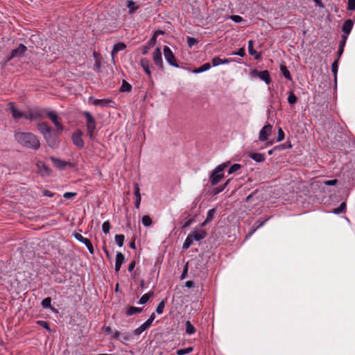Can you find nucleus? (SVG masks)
<instances>
[{
  "label": "nucleus",
  "mask_w": 355,
  "mask_h": 355,
  "mask_svg": "<svg viewBox=\"0 0 355 355\" xmlns=\"http://www.w3.org/2000/svg\"><path fill=\"white\" fill-rule=\"evenodd\" d=\"M225 189V187H216L214 188L213 190H212V193L214 195H216L219 193H220L221 191H223V190Z\"/></svg>",
  "instance_id": "4d7b16f0"
},
{
  "label": "nucleus",
  "mask_w": 355,
  "mask_h": 355,
  "mask_svg": "<svg viewBox=\"0 0 355 355\" xmlns=\"http://www.w3.org/2000/svg\"><path fill=\"white\" fill-rule=\"evenodd\" d=\"M132 89V85L125 80H123L122 85L120 88L121 92H129Z\"/></svg>",
  "instance_id": "7c9ffc66"
},
{
  "label": "nucleus",
  "mask_w": 355,
  "mask_h": 355,
  "mask_svg": "<svg viewBox=\"0 0 355 355\" xmlns=\"http://www.w3.org/2000/svg\"><path fill=\"white\" fill-rule=\"evenodd\" d=\"M348 10H355V0H348Z\"/></svg>",
  "instance_id": "5fc2aeb1"
},
{
  "label": "nucleus",
  "mask_w": 355,
  "mask_h": 355,
  "mask_svg": "<svg viewBox=\"0 0 355 355\" xmlns=\"http://www.w3.org/2000/svg\"><path fill=\"white\" fill-rule=\"evenodd\" d=\"M272 126L270 124L264 125L259 132V139L261 141H266L271 134Z\"/></svg>",
  "instance_id": "1a4fd4ad"
},
{
  "label": "nucleus",
  "mask_w": 355,
  "mask_h": 355,
  "mask_svg": "<svg viewBox=\"0 0 355 355\" xmlns=\"http://www.w3.org/2000/svg\"><path fill=\"white\" fill-rule=\"evenodd\" d=\"M164 306H165V302H164V300H162L159 303V304H158V306H157V307L156 309V312L158 314H162L163 313V311H164Z\"/></svg>",
  "instance_id": "a18cd8bd"
},
{
  "label": "nucleus",
  "mask_w": 355,
  "mask_h": 355,
  "mask_svg": "<svg viewBox=\"0 0 355 355\" xmlns=\"http://www.w3.org/2000/svg\"><path fill=\"white\" fill-rule=\"evenodd\" d=\"M337 182H338V180L336 179H335V180L324 181V184L325 185H328V186H333V185L336 184Z\"/></svg>",
  "instance_id": "052dcab7"
},
{
  "label": "nucleus",
  "mask_w": 355,
  "mask_h": 355,
  "mask_svg": "<svg viewBox=\"0 0 355 355\" xmlns=\"http://www.w3.org/2000/svg\"><path fill=\"white\" fill-rule=\"evenodd\" d=\"M211 68V64L209 63H205L200 67L196 69L193 71L195 73H202L203 71H207Z\"/></svg>",
  "instance_id": "2f4dec72"
},
{
  "label": "nucleus",
  "mask_w": 355,
  "mask_h": 355,
  "mask_svg": "<svg viewBox=\"0 0 355 355\" xmlns=\"http://www.w3.org/2000/svg\"><path fill=\"white\" fill-rule=\"evenodd\" d=\"M354 23L351 19L346 20L342 27L343 32L346 34L349 35L352 29Z\"/></svg>",
  "instance_id": "412c9836"
},
{
  "label": "nucleus",
  "mask_w": 355,
  "mask_h": 355,
  "mask_svg": "<svg viewBox=\"0 0 355 355\" xmlns=\"http://www.w3.org/2000/svg\"><path fill=\"white\" fill-rule=\"evenodd\" d=\"M37 324L39 325H40L41 327H44V329H46V330H48L49 331H51L47 322L44 321V320H40V321H37Z\"/></svg>",
  "instance_id": "09e8293b"
},
{
  "label": "nucleus",
  "mask_w": 355,
  "mask_h": 355,
  "mask_svg": "<svg viewBox=\"0 0 355 355\" xmlns=\"http://www.w3.org/2000/svg\"><path fill=\"white\" fill-rule=\"evenodd\" d=\"M193 351V347H189L185 348V349H178L176 352V354H177V355H184V354H189V353L192 352Z\"/></svg>",
  "instance_id": "c9c22d12"
},
{
  "label": "nucleus",
  "mask_w": 355,
  "mask_h": 355,
  "mask_svg": "<svg viewBox=\"0 0 355 355\" xmlns=\"http://www.w3.org/2000/svg\"><path fill=\"white\" fill-rule=\"evenodd\" d=\"M229 18L236 23H240L243 20V17L239 15H231Z\"/></svg>",
  "instance_id": "8fccbe9b"
},
{
  "label": "nucleus",
  "mask_w": 355,
  "mask_h": 355,
  "mask_svg": "<svg viewBox=\"0 0 355 355\" xmlns=\"http://www.w3.org/2000/svg\"><path fill=\"white\" fill-rule=\"evenodd\" d=\"M10 110L12 113V116L14 119L17 120L21 117L25 118V112H21L15 106V104L12 102L8 104Z\"/></svg>",
  "instance_id": "9b49d317"
},
{
  "label": "nucleus",
  "mask_w": 355,
  "mask_h": 355,
  "mask_svg": "<svg viewBox=\"0 0 355 355\" xmlns=\"http://www.w3.org/2000/svg\"><path fill=\"white\" fill-rule=\"evenodd\" d=\"M46 115L51 120L55 126L56 130L58 131L62 132L63 130V125L60 123V119L58 117L57 114L53 112H48Z\"/></svg>",
  "instance_id": "0eeeda50"
},
{
  "label": "nucleus",
  "mask_w": 355,
  "mask_h": 355,
  "mask_svg": "<svg viewBox=\"0 0 355 355\" xmlns=\"http://www.w3.org/2000/svg\"><path fill=\"white\" fill-rule=\"evenodd\" d=\"M264 223H265V221H263V222L261 223H260V224L257 227V228H255V229H254V230H252L249 232V234L247 235L246 238L248 239V237L251 236H252V235L255 232V231L257 230V229H258V228H259V227H261V226H263V225Z\"/></svg>",
  "instance_id": "bf43d9fd"
},
{
  "label": "nucleus",
  "mask_w": 355,
  "mask_h": 355,
  "mask_svg": "<svg viewBox=\"0 0 355 355\" xmlns=\"http://www.w3.org/2000/svg\"><path fill=\"white\" fill-rule=\"evenodd\" d=\"M142 223L144 226L146 227H149L152 225V220L151 218L147 216V215H145L142 217Z\"/></svg>",
  "instance_id": "a19ab883"
},
{
  "label": "nucleus",
  "mask_w": 355,
  "mask_h": 355,
  "mask_svg": "<svg viewBox=\"0 0 355 355\" xmlns=\"http://www.w3.org/2000/svg\"><path fill=\"white\" fill-rule=\"evenodd\" d=\"M338 69V60H336L332 63V65H331V69H332V72L334 76L335 80H336V78H337Z\"/></svg>",
  "instance_id": "ea45409f"
},
{
  "label": "nucleus",
  "mask_w": 355,
  "mask_h": 355,
  "mask_svg": "<svg viewBox=\"0 0 355 355\" xmlns=\"http://www.w3.org/2000/svg\"><path fill=\"white\" fill-rule=\"evenodd\" d=\"M227 165L228 162L223 163L214 169L209 177L211 185H216L224 178V170Z\"/></svg>",
  "instance_id": "7ed1b4c3"
},
{
  "label": "nucleus",
  "mask_w": 355,
  "mask_h": 355,
  "mask_svg": "<svg viewBox=\"0 0 355 355\" xmlns=\"http://www.w3.org/2000/svg\"><path fill=\"white\" fill-rule=\"evenodd\" d=\"M135 266V262L132 261L128 266V270L130 272H131L134 269Z\"/></svg>",
  "instance_id": "774afa93"
},
{
  "label": "nucleus",
  "mask_w": 355,
  "mask_h": 355,
  "mask_svg": "<svg viewBox=\"0 0 355 355\" xmlns=\"http://www.w3.org/2000/svg\"><path fill=\"white\" fill-rule=\"evenodd\" d=\"M284 132L283 131V130L279 128V130H278V136H277V141H281L282 140H284Z\"/></svg>",
  "instance_id": "3c124183"
},
{
  "label": "nucleus",
  "mask_w": 355,
  "mask_h": 355,
  "mask_svg": "<svg viewBox=\"0 0 355 355\" xmlns=\"http://www.w3.org/2000/svg\"><path fill=\"white\" fill-rule=\"evenodd\" d=\"M140 64L148 76H150L151 71L150 70L149 61L146 58H141Z\"/></svg>",
  "instance_id": "4be33fe9"
},
{
  "label": "nucleus",
  "mask_w": 355,
  "mask_h": 355,
  "mask_svg": "<svg viewBox=\"0 0 355 355\" xmlns=\"http://www.w3.org/2000/svg\"><path fill=\"white\" fill-rule=\"evenodd\" d=\"M82 132L80 130H78L73 133L71 137L73 144L78 148H82L84 146V141L82 139Z\"/></svg>",
  "instance_id": "6e6552de"
},
{
  "label": "nucleus",
  "mask_w": 355,
  "mask_h": 355,
  "mask_svg": "<svg viewBox=\"0 0 355 355\" xmlns=\"http://www.w3.org/2000/svg\"><path fill=\"white\" fill-rule=\"evenodd\" d=\"M44 139L50 147L55 148L58 146V141L52 136L51 133L47 135V137Z\"/></svg>",
  "instance_id": "bb28decb"
},
{
  "label": "nucleus",
  "mask_w": 355,
  "mask_h": 355,
  "mask_svg": "<svg viewBox=\"0 0 355 355\" xmlns=\"http://www.w3.org/2000/svg\"><path fill=\"white\" fill-rule=\"evenodd\" d=\"M252 73L253 75H256L257 76H258L260 79L263 80L266 84H269L271 82L270 73H269L268 71H267V70L262 71H254Z\"/></svg>",
  "instance_id": "2eb2a0df"
},
{
  "label": "nucleus",
  "mask_w": 355,
  "mask_h": 355,
  "mask_svg": "<svg viewBox=\"0 0 355 355\" xmlns=\"http://www.w3.org/2000/svg\"><path fill=\"white\" fill-rule=\"evenodd\" d=\"M233 54L239 55L241 57H243L245 55V49L243 47H242V48L239 49V50L237 52H236Z\"/></svg>",
  "instance_id": "13d9d810"
},
{
  "label": "nucleus",
  "mask_w": 355,
  "mask_h": 355,
  "mask_svg": "<svg viewBox=\"0 0 355 355\" xmlns=\"http://www.w3.org/2000/svg\"><path fill=\"white\" fill-rule=\"evenodd\" d=\"M116 243L119 246L122 247L123 245L125 237L123 234H116L114 237Z\"/></svg>",
  "instance_id": "e433bc0d"
},
{
  "label": "nucleus",
  "mask_w": 355,
  "mask_h": 355,
  "mask_svg": "<svg viewBox=\"0 0 355 355\" xmlns=\"http://www.w3.org/2000/svg\"><path fill=\"white\" fill-rule=\"evenodd\" d=\"M51 299L50 297H46L42 301V306L44 309H51L53 311H57L54 308L51 306Z\"/></svg>",
  "instance_id": "c85d7f7f"
},
{
  "label": "nucleus",
  "mask_w": 355,
  "mask_h": 355,
  "mask_svg": "<svg viewBox=\"0 0 355 355\" xmlns=\"http://www.w3.org/2000/svg\"><path fill=\"white\" fill-rule=\"evenodd\" d=\"M73 236H74V237H75V238H76L78 241H80V242H81V243H83V242H84V241H85V239H86L87 238L83 237V236L80 234H79V233H75V234H73Z\"/></svg>",
  "instance_id": "864d4df0"
},
{
  "label": "nucleus",
  "mask_w": 355,
  "mask_h": 355,
  "mask_svg": "<svg viewBox=\"0 0 355 355\" xmlns=\"http://www.w3.org/2000/svg\"><path fill=\"white\" fill-rule=\"evenodd\" d=\"M83 115L86 118V126L87 135L91 139L94 138V133L96 129V121L89 112H85Z\"/></svg>",
  "instance_id": "20e7f679"
},
{
  "label": "nucleus",
  "mask_w": 355,
  "mask_h": 355,
  "mask_svg": "<svg viewBox=\"0 0 355 355\" xmlns=\"http://www.w3.org/2000/svg\"><path fill=\"white\" fill-rule=\"evenodd\" d=\"M280 70L283 74V76L288 79V80H292V77L291 76V73L288 70L285 64H281L280 65Z\"/></svg>",
  "instance_id": "c756f323"
},
{
  "label": "nucleus",
  "mask_w": 355,
  "mask_h": 355,
  "mask_svg": "<svg viewBox=\"0 0 355 355\" xmlns=\"http://www.w3.org/2000/svg\"><path fill=\"white\" fill-rule=\"evenodd\" d=\"M196 331V329L194 326L190 322V321H187L186 322V332L188 334H193Z\"/></svg>",
  "instance_id": "f704fd0d"
},
{
  "label": "nucleus",
  "mask_w": 355,
  "mask_h": 355,
  "mask_svg": "<svg viewBox=\"0 0 355 355\" xmlns=\"http://www.w3.org/2000/svg\"><path fill=\"white\" fill-rule=\"evenodd\" d=\"M197 42V40L193 38V37H189L187 38V44H188V46L189 47H191L193 45H194Z\"/></svg>",
  "instance_id": "6e6d98bb"
},
{
  "label": "nucleus",
  "mask_w": 355,
  "mask_h": 355,
  "mask_svg": "<svg viewBox=\"0 0 355 355\" xmlns=\"http://www.w3.org/2000/svg\"><path fill=\"white\" fill-rule=\"evenodd\" d=\"M248 51L250 55L254 56L256 60H259L261 58V54L258 53L253 48V41L250 40L248 42Z\"/></svg>",
  "instance_id": "b1692460"
},
{
  "label": "nucleus",
  "mask_w": 355,
  "mask_h": 355,
  "mask_svg": "<svg viewBox=\"0 0 355 355\" xmlns=\"http://www.w3.org/2000/svg\"><path fill=\"white\" fill-rule=\"evenodd\" d=\"M37 129L41 134L43 135L44 138L51 132V128L45 122L40 123L37 124Z\"/></svg>",
  "instance_id": "4468645a"
},
{
  "label": "nucleus",
  "mask_w": 355,
  "mask_h": 355,
  "mask_svg": "<svg viewBox=\"0 0 355 355\" xmlns=\"http://www.w3.org/2000/svg\"><path fill=\"white\" fill-rule=\"evenodd\" d=\"M241 168V165L239 164H234L228 170V173L232 174L239 171Z\"/></svg>",
  "instance_id": "37998d69"
},
{
  "label": "nucleus",
  "mask_w": 355,
  "mask_h": 355,
  "mask_svg": "<svg viewBox=\"0 0 355 355\" xmlns=\"http://www.w3.org/2000/svg\"><path fill=\"white\" fill-rule=\"evenodd\" d=\"M125 257L124 255L121 252H117L116 256V262H115V271L118 272L120 270L121 266L124 261Z\"/></svg>",
  "instance_id": "6ab92c4d"
},
{
  "label": "nucleus",
  "mask_w": 355,
  "mask_h": 355,
  "mask_svg": "<svg viewBox=\"0 0 355 355\" xmlns=\"http://www.w3.org/2000/svg\"><path fill=\"white\" fill-rule=\"evenodd\" d=\"M249 157L257 162H262L265 160V156L261 153H251L249 154Z\"/></svg>",
  "instance_id": "393cba45"
},
{
  "label": "nucleus",
  "mask_w": 355,
  "mask_h": 355,
  "mask_svg": "<svg viewBox=\"0 0 355 355\" xmlns=\"http://www.w3.org/2000/svg\"><path fill=\"white\" fill-rule=\"evenodd\" d=\"M211 62H212V65L214 67H216V66H218L220 64H228V63L230 62V60H228V59H221L219 57H214L211 60Z\"/></svg>",
  "instance_id": "a878e982"
},
{
  "label": "nucleus",
  "mask_w": 355,
  "mask_h": 355,
  "mask_svg": "<svg viewBox=\"0 0 355 355\" xmlns=\"http://www.w3.org/2000/svg\"><path fill=\"white\" fill-rule=\"evenodd\" d=\"M89 103L95 106L106 107L108 106L112 101L111 99H94L92 97L89 98Z\"/></svg>",
  "instance_id": "f8f14e48"
},
{
  "label": "nucleus",
  "mask_w": 355,
  "mask_h": 355,
  "mask_svg": "<svg viewBox=\"0 0 355 355\" xmlns=\"http://www.w3.org/2000/svg\"><path fill=\"white\" fill-rule=\"evenodd\" d=\"M125 47L126 46L123 42H118L115 44L111 53L112 59H114V56L117 54L119 51L124 50Z\"/></svg>",
  "instance_id": "aec40b11"
},
{
  "label": "nucleus",
  "mask_w": 355,
  "mask_h": 355,
  "mask_svg": "<svg viewBox=\"0 0 355 355\" xmlns=\"http://www.w3.org/2000/svg\"><path fill=\"white\" fill-rule=\"evenodd\" d=\"M187 270H188V268H187V266H186L183 270V272L182 273V275H181V279H184L187 274Z\"/></svg>",
  "instance_id": "338daca9"
},
{
  "label": "nucleus",
  "mask_w": 355,
  "mask_h": 355,
  "mask_svg": "<svg viewBox=\"0 0 355 355\" xmlns=\"http://www.w3.org/2000/svg\"><path fill=\"white\" fill-rule=\"evenodd\" d=\"M153 60L159 69L164 70V62L162 56V51L159 47H157L153 53Z\"/></svg>",
  "instance_id": "423d86ee"
},
{
  "label": "nucleus",
  "mask_w": 355,
  "mask_h": 355,
  "mask_svg": "<svg viewBox=\"0 0 355 355\" xmlns=\"http://www.w3.org/2000/svg\"><path fill=\"white\" fill-rule=\"evenodd\" d=\"M155 315L154 313H153L151 314V315L150 316V318L147 320V321L148 322H150V324L152 325V323H153V320H155Z\"/></svg>",
  "instance_id": "69168bd1"
},
{
  "label": "nucleus",
  "mask_w": 355,
  "mask_h": 355,
  "mask_svg": "<svg viewBox=\"0 0 355 355\" xmlns=\"http://www.w3.org/2000/svg\"><path fill=\"white\" fill-rule=\"evenodd\" d=\"M102 330L107 334H110L113 333L112 328L109 326L103 327Z\"/></svg>",
  "instance_id": "680f3d73"
},
{
  "label": "nucleus",
  "mask_w": 355,
  "mask_h": 355,
  "mask_svg": "<svg viewBox=\"0 0 355 355\" xmlns=\"http://www.w3.org/2000/svg\"><path fill=\"white\" fill-rule=\"evenodd\" d=\"M288 102L290 104H295L297 102V97L293 92H290L288 97Z\"/></svg>",
  "instance_id": "c03bdc74"
},
{
  "label": "nucleus",
  "mask_w": 355,
  "mask_h": 355,
  "mask_svg": "<svg viewBox=\"0 0 355 355\" xmlns=\"http://www.w3.org/2000/svg\"><path fill=\"white\" fill-rule=\"evenodd\" d=\"M26 51V46H24L23 44H20L19 46L13 49L10 53V55L8 58V61L10 60L11 59L14 58H20L22 55H24V53Z\"/></svg>",
  "instance_id": "9d476101"
},
{
  "label": "nucleus",
  "mask_w": 355,
  "mask_h": 355,
  "mask_svg": "<svg viewBox=\"0 0 355 355\" xmlns=\"http://www.w3.org/2000/svg\"><path fill=\"white\" fill-rule=\"evenodd\" d=\"M207 236V232L205 230L200 229V230H194L187 236L183 245L182 250H187L193 243V241H200L204 239Z\"/></svg>",
  "instance_id": "f03ea898"
},
{
  "label": "nucleus",
  "mask_w": 355,
  "mask_h": 355,
  "mask_svg": "<svg viewBox=\"0 0 355 355\" xmlns=\"http://www.w3.org/2000/svg\"><path fill=\"white\" fill-rule=\"evenodd\" d=\"M44 196L47 197H53L54 196V193L49 190H46L44 191Z\"/></svg>",
  "instance_id": "0e129e2a"
},
{
  "label": "nucleus",
  "mask_w": 355,
  "mask_h": 355,
  "mask_svg": "<svg viewBox=\"0 0 355 355\" xmlns=\"http://www.w3.org/2000/svg\"><path fill=\"white\" fill-rule=\"evenodd\" d=\"M42 113L40 110H35L25 112V119L29 120H37L42 119Z\"/></svg>",
  "instance_id": "ddd939ff"
},
{
  "label": "nucleus",
  "mask_w": 355,
  "mask_h": 355,
  "mask_svg": "<svg viewBox=\"0 0 355 355\" xmlns=\"http://www.w3.org/2000/svg\"><path fill=\"white\" fill-rule=\"evenodd\" d=\"M127 7L129 8V13H134L137 9L138 6H135V3L133 1H128L127 2Z\"/></svg>",
  "instance_id": "72a5a7b5"
},
{
  "label": "nucleus",
  "mask_w": 355,
  "mask_h": 355,
  "mask_svg": "<svg viewBox=\"0 0 355 355\" xmlns=\"http://www.w3.org/2000/svg\"><path fill=\"white\" fill-rule=\"evenodd\" d=\"M157 37L155 36H153L151 39L148 41V45L150 47L153 46L156 43Z\"/></svg>",
  "instance_id": "e2e57ef3"
},
{
  "label": "nucleus",
  "mask_w": 355,
  "mask_h": 355,
  "mask_svg": "<svg viewBox=\"0 0 355 355\" xmlns=\"http://www.w3.org/2000/svg\"><path fill=\"white\" fill-rule=\"evenodd\" d=\"M193 222V218H191L189 217H187V218H184L181 222L182 228H186V227L190 226L192 224Z\"/></svg>",
  "instance_id": "58836bf2"
},
{
  "label": "nucleus",
  "mask_w": 355,
  "mask_h": 355,
  "mask_svg": "<svg viewBox=\"0 0 355 355\" xmlns=\"http://www.w3.org/2000/svg\"><path fill=\"white\" fill-rule=\"evenodd\" d=\"M163 53H164L165 60L170 65H171L174 67H176V68L179 67L178 61H177L173 51L168 46H164V47L163 49Z\"/></svg>",
  "instance_id": "39448f33"
},
{
  "label": "nucleus",
  "mask_w": 355,
  "mask_h": 355,
  "mask_svg": "<svg viewBox=\"0 0 355 355\" xmlns=\"http://www.w3.org/2000/svg\"><path fill=\"white\" fill-rule=\"evenodd\" d=\"M134 190H135L134 194L136 198L135 205L137 209H139V206H140L141 198V194H140L139 187L137 183L134 184Z\"/></svg>",
  "instance_id": "a211bd4d"
},
{
  "label": "nucleus",
  "mask_w": 355,
  "mask_h": 355,
  "mask_svg": "<svg viewBox=\"0 0 355 355\" xmlns=\"http://www.w3.org/2000/svg\"><path fill=\"white\" fill-rule=\"evenodd\" d=\"M111 225L109 221H105L102 225V230L106 234L110 232Z\"/></svg>",
  "instance_id": "79ce46f5"
},
{
  "label": "nucleus",
  "mask_w": 355,
  "mask_h": 355,
  "mask_svg": "<svg viewBox=\"0 0 355 355\" xmlns=\"http://www.w3.org/2000/svg\"><path fill=\"white\" fill-rule=\"evenodd\" d=\"M346 203L345 202H342L340 206L334 209L333 212L336 214H339L342 212H344L346 209Z\"/></svg>",
  "instance_id": "4c0bfd02"
},
{
  "label": "nucleus",
  "mask_w": 355,
  "mask_h": 355,
  "mask_svg": "<svg viewBox=\"0 0 355 355\" xmlns=\"http://www.w3.org/2000/svg\"><path fill=\"white\" fill-rule=\"evenodd\" d=\"M141 311H142L141 308H138V307H135V306H129L126 310L125 314L127 316H130L133 314L140 313V312H141Z\"/></svg>",
  "instance_id": "cd10ccee"
},
{
  "label": "nucleus",
  "mask_w": 355,
  "mask_h": 355,
  "mask_svg": "<svg viewBox=\"0 0 355 355\" xmlns=\"http://www.w3.org/2000/svg\"><path fill=\"white\" fill-rule=\"evenodd\" d=\"M85 241H84L83 243L87 246L89 252L91 254H94V248L91 241L88 239H86Z\"/></svg>",
  "instance_id": "de8ad7c7"
},
{
  "label": "nucleus",
  "mask_w": 355,
  "mask_h": 355,
  "mask_svg": "<svg viewBox=\"0 0 355 355\" xmlns=\"http://www.w3.org/2000/svg\"><path fill=\"white\" fill-rule=\"evenodd\" d=\"M77 193H73V192H66L64 193L63 195V197L65 198V199H70L71 198H73L75 196H76Z\"/></svg>",
  "instance_id": "603ef678"
},
{
  "label": "nucleus",
  "mask_w": 355,
  "mask_h": 355,
  "mask_svg": "<svg viewBox=\"0 0 355 355\" xmlns=\"http://www.w3.org/2000/svg\"><path fill=\"white\" fill-rule=\"evenodd\" d=\"M151 326V324H150V322H148L147 320L144 323L142 324L141 326H139L138 328H137L135 330V334H136L137 336H139L140 334H141L145 330H146L147 329H148Z\"/></svg>",
  "instance_id": "5701e85b"
},
{
  "label": "nucleus",
  "mask_w": 355,
  "mask_h": 355,
  "mask_svg": "<svg viewBox=\"0 0 355 355\" xmlns=\"http://www.w3.org/2000/svg\"><path fill=\"white\" fill-rule=\"evenodd\" d=\"M37 168L38 173L42 176H46L50 174V170L47 166L42 162L37 163Z\"/></svg>",
  "instance_id": "f3484780"
},
{
  "label": "nucleus",
  "mask_w": 355,
  "mask_h": 355,
  "mask_svg": "<svg viewBox=\"0 0 355 355\" xmlns=\"http://www.w3.org/2000/svg\"><path fill=\"white\" fill-rule=\"evenodd\" d=\"M214 213H215V209H211L208 211L207 217H206V222H210L213 220Z\"/></svg>",
  "instance_id": "49530a36"
},
{
  "label": "nucleus",
  "mask_w": 355,
  "mask_h": 355,
  "mask_svg": "<svg viewBox=\"0 0 355 355\" xmlns=\"http://www.w3.org/2000/svg\"><path fill=\"white\" fill-rule=\"evenodd\" d=\"M153 292H149L148 293L144 294L140 298L139 303L140 304H146L149 300V299L153 296Z\"/></svg>",
  "instance_id": "473e14b6"
},
{
  "label": "nucleus",
  "mask_w": 355,
  "mask_h": 355,
  "mask_svg": "<svg viewBox=\"0 0 355 355\" xmlns=\"http://www.w3.org/2000/svg\"><path fill=\"white\" fill-rule=\"evenodd\" d=\"M14 137L16 141L24 148L34 150L40 148V141L38 137L32 132L17 131Z\"/></svg>",
  "instance_id": "f257e3e1"
},
{
  "label": "nucleus",
  "mask_w": 355,
  "mask_h": 355,
  "mask_svg": "<svg viewBox=\"0 0 355 355\" xmlns=\"http://www.w3.org/2000/svg\"><path fill=\"white\" fill-rule=\"evenodd\" d=\"M51 160L53 165L59 169H64L67 166H72L70 162L61 160L54 157H51Z\"/></svg>",
  "instance_id": "dca6fc26"
}]
</instances>
